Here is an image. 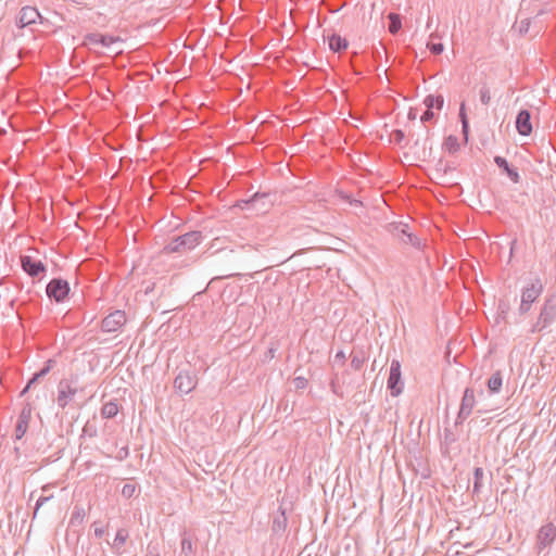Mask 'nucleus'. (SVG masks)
Listing matches in <instances>:
<instances>
[{
	"mask_svg": "<svg viewBox=\"0 0 556 556\" xmlns=\"http://www.w3.org/2000/svg\"><path fill=\"white\" fill-rule=\"evenodd\" d=\"M556 320V294H549L544 299L539 316L531 327V332H542Z\"/></svg>",
	"mask_w": 556,
	"mask_h": 556,
	"instance_id": "f03ea898",
	"label": "nucleus"
},
{
	"mask_svg": "<svg viewBox=\"0 0 556 556\" xmlns=\"http://www.w3.org/2000/svg\"><path fill=\"white\" fill-rule=\"evenodd\" d=\"M105 530L103 528H96L94 529V535L97 538H101L104 534Z\"/></svg>",
	"mask_w": 556,
	"mask_h": 556,
	"instance_id": "a18cd8bd",
	"label": "nucleus"
},
{
	"mask_svg": "<svg viewBox=\"0 0 556 556\" xmlns=\"http://www.w3.org/2000/svg\"><path fill=\"white\" fill-rule=\"evenodd\" d=\"M31 418V406L26 404L20 413L17 422L15 425L14 437L15 440H21L28 428L29 420Z\"/></svg>",
	"mask_w": 556,
	"mask_h": 556,
	"instance_id": "ddd939ff",
	"label": "nucleus"
},
{
	"mask_svg": "<svg viewBox=\"0 0 556 556\" xmlns=\"http://www.w3.org/2000/svg\"><path fill=\"white\" fill-rule=\"evenodd\" d=\"M328 45L331 51L340 53L348 48L349 42L345 38L341 37L340 35L332 34L328 38Z\"/></svg>",
	"mask_w": 556,
	"mask_h": 556,
	"instance_id": "f3484780",
	"label": "nucleus"
},
{
	"mask_svg": "<svg viewBox=\"0 0 556 556\" xmlns=\"http://www.w3.org/2000/svg\"><path fill=\"white\" fill-rule=\"evenodd\" d=\"M198 379L188 370H180L174 380V388L180 394L190 393L197 386Z\"/></svg>",
	"mask_w": 556,
	"mask_h": 556,
	"instance_id": "423d86ee",
	"label": "nucleus"
},
{
	"mask_svg": "<svg viewBox=\"0 0 556 556\" xmlns=\"http://www.w3.org/2000/svg\"><path fill=\"white\" fill-rule=\"evenodd\" d=\"M126 324V314L124 311L116 309L103 318L101 329L103 332L118 331Z\"/></svg>",
	"mask_w": 556,
	"mask_h": 556,
	"instance_id": "0eeeda50",
	"label": "nucleus"
},
{
	"mask_svg": "<svg viewBox=\"0 0 556 556\" xmlns=\"http://www.w3.org/2000/svg\"><path fill=\"white\" fill-rule=\"evenodd\" d=\"M55 363L56 362L53 358L48 359L45 363L43 367L39 370L40 375L42 377L47 376L51 371V369L54 367Z\"/></svg>",
	"mask_w": 556,
	"mask_h": 556,
	"instance_id": "c756f323",
	"label": "nucleus"
},
{
	"mask_svg": "<svg viewBox=\"0 0 556 556\" xmlns=\"http://www.w3.org/2000/svg\"><path fill=\"white\" fill-rule=\"evenodd\" d=\"M476 405L475 392L471 388H466L460 402L459 412L456 418V425L462 424L466 418L469 417Z\"/></svg>",
	"mask_w": 556,
	"mask_h": 556,
	"instance_id": "9b49d317",
	"label": "nucleus"
},
{
	"mask_svg": "<svg viewBox=\"0 0 556 556\" xmlns=\"http://www.w3.org/2000/svg\"><path fill=\"white\" fill-rule=\"evenodd\" d=\"M20 263L23 271L33 279L34 282L41 281L47 275V266L40 260L30 255H21Z\"/></svg>",
	"mask_w": 556,
	"mask_h": 556,
	"instance_id": "7ed1b4c3",
	"label": "nucleus"
},
{
	"mask_svg": "<svg viewBox=\"0 0 556 556\" xmlns=\"http://www.w3.org/2000/svg\"><path fill=\"white\" fill-rule=\"evenodd\" d=\"M351 203H352V204H355V205L362 204V203H361V201H358V200H355V201H353V202L351 201Z\"/></svg>",
	"mask_w": 556,
	"mask_h": 556,
	"instance_id": "8fccbe9b",
	"label": "nucleus"
},
{
	"mask_svg": "<svg viewBox=\"0 0 556 556\" xmlns=\"http://www.w3.org/2000/svg\"><path fill=\"white\" fill-rule=\"evenodd\" d=\"M388 20H389L388 30L392 35H396L400 31V29L402 28L401 16L397 13L391 12L388 14Z\"/></svg>",
	"mask_w": 556,
	"mask_h": 556,
	"instance_id": "412c9836",
	"label": "nucleus"
},
{
	"mask_svg": "<svg viewBox=\"0 0 556 556\" xmlns=\"http://www.w3.org/2000/svg\"><path fill=\"white\" fill-rule=\"evenodd\" d=\"M203 240L201 231L193 230L172 239L163 249V253H180L198 247Z\"/></svg>",
	"mask_w": 556,
	"mask_h": 556,
	"instance_id": "f257e3e1",
	"label": "nucleus"
},
{
	"mask_svg": "<svg viewBox=\"0 0 556 556\" xmlns=\"http://www.w3.org/2000/svg\"><path fill=\"white\" fill-rule=\"evenodd\" d=\"M363 365V359H361L359 357L357 356H353L352 361H351V366L358 370Z\"/></svg>",
	"mask_w": 556,
	"mask_h": 556,
	"instance_id": "ea45409f",
	"label": "nucleus"
},
{
	"mask_svg": "<svg viewBox=\"0 0 556 556\" xmlns=\"http://www.w3.org/2000/svg\"><path fill=\"white\" fill-rule=\"evenodd\" d=\"M392 138L395 143H401L405 138V134L401 129H396L392 132Z\"/></svg>",
	"mask_w": 556,
	"mask_h": 556,
	"instance_id": "f704fd0d",
	"label": "nucleus"
},
{
	"mask_svg": "<svg viewBox=\"0 0 556 556\" xmlns=\"http://www.w3.org/2000/svg\"><path fill=\"white\" fill-rule=\"evenodd\" d=\"M43 378L39 371L35 372L28 380L26 387L22 390L21 395H24L39 379Z\"/></svg>",
	"mask_w": 556,
	"mask_h": 556,
	"instance_id": "cd10ccee",
	"label": "nucleus"
},
{
	"mask_svg": "<svg viewBox=\"0 0 556 556\" xmlns=\"http://www.w3.org/2000/svg\"><path fill=\"white\" fill-rule=\"evenodd\" d=\"M516 129L521 136H529L532 132L531 113L529 110H520L516 117Z\"/></svg>",
	"mask_w": 556,
	"mask_h": 556,
	"instance_id": "2eb2a0df",
	"label": "nucleus"
},
{
	"mask_svg": "<svg viewBox=\"0 0 556 556\" xmlns=\"http://www.w3.org/2000/svg\"><path fill=\"white\" fill-rule=\"evenodd\" d=\"M428 48L433 54H441L444 50V47L442 43H428Z\"/></svg>",
	"mask_w": 556,
	"mask_h": 556,
	"instance_id": "473e14b6",
	"label": "nucleus"
},
{
	"mask_svg": "<svg viewBox=\"0 0 556 556\" xmlns=\"http://www.w3.org/2000/svg\"><path fill=\"white\" fill-rule=\"evenodd\" d=\"M52 496H40L38 500H37V503H36V506H35V513H34V516H36L37 511L39 510V508L46 503L48 502Z\"/></svg>",
	"mask_w": 556,
	"mask_h": 556,
	"instance_id": "58836bf2",
	"label": "nucleus"
},
{
	"mask_svg": "<svg viewBox=\"0 0 556 556\" xmlns=\"http://www.w3.org/2000/svg\"><path fill=\"white\" fill-rule=\"evenodd\" d=\"M390 227H391L392 233L394 236L399 237L401 240H402V238L406 239V233H409L408 226L406 224H403V223L391 224Z\"/></svg>",
	"mask_w": 556,
	"mask_h": 556,
	"instance_id": "393cba45",
	"label": "nucleus"
},
{
	"mask_svg": "<svg viewBox=\"0 0 556 556\" xmlns=\"http://www.w3.org/2000/svg\"><path fill=\"white\" fill-rule=\"evenodd\" d=\"M402 241L404 243H409L413 247H419V244H420L419 239L416 236H414L413 233H406V239L402 238Z\"/></svg>",
	"mask_w": 556,
	"mask_h": 556,
	"instance_id": "2f4dec72",
	"label": "nucleus"
},
{
	"mask_svg": "<svg viewBox=\"0 0 556 556\" xmlns=\"http://www.w3.org/2000/svg\"><path fill=\"white\" fill-rule=\"evenodd\" d=\"M387 387L390 390L392 396H397L403 390V382L401 380V364L396 359L391 362Z\"/></svg>",
	"mask_w": 556,
	"mask_h": 556,
	"instance_id": "6e6552de",
	"label": "nucleus"
},
{
	"mask_svg": "<svg viewBox=\"0 0 556 556\" xmlns=\"http://www.w3.org/2000/svg\"><path fill=\"white\" fill-rule=\"evenodd\" d=\"M538 548L540 551L544 549L548 545H551L556 539V527L552 523H547L539 530L538 533Z\"/></svg>",
	"mask_w": 556,
	"mask_h": 556,
	"instance_id": "4468645a",
	"label": "nucleus"
},
{
	"mask_svg": "<svg viewBox=\"0 0 556 556\" xmlns=\"http://www.w3.org/2000/svg\"><path fill=\"white\" fill-rule=\"evenodd\" d=\"M118 413V405L116 402H108L105 403L102 408H101V416L103 418H113L117 415Z\"/></svg>",
	"mask_w": 556,
	"mask_h": 556,
	"instance_id": "5701e85b",
	"label": "nucleus"
},
{
	"mask_svg": "<svg viewBox=\"0 0 556 556\" xmlns=\"http://www.w3.org/2000/svg\"><path fill=\"white\" fill-rule=\"evenodd\" d=\"M462 132H463L465 139L467 140L468 134H469V122L468 121H464V123H462Z\"/></svg>",
	"mask_w": 556,
	"mask_h": 556,
	"instance_id": "37998d69",
	"label": "nucleus"
},
{
	"mask_svg": "<svg viewBox=\"0 0 556 556\" xmlns=\"http://www.w3.org/2000/svg\"><path fill=\"white\" fill-rule=\"evenodd\" d=\"M485 475L481 467H476L473 470V485L472 495L478 496L484 486Z\"/></svg>",
	"mask_w": 556,
	"mask_h": 556,
	"instance_id": "a211bd4d",
	"label": "nucleus"
},
{
	"mask_svg": "<svg viewBox=\"0 0 556 556\" xmlns=\"http://www.w3.org/2000/svg\"><path fill=\"white\" fill-rule=\"evenodd\" d=\"M494 163L509 177L513 182L518 184L520 181L518 170L511 167L505 157L496 155L494 157Z\"/></svg>",
	"mask_w": 556,
	"mask_h": 556,
	"instance_id": "dca6fc26",
	"label": "nucleus"
},
{
	"mask_svg": "<svg viewBox=\"0 0 556 556\" xmlns=\"http://www.w3.org/2000/svg\"><path fill=\"white\" fill-rule=\"evenodd\" d=\"M43 378L39 371L35 372L28 380L26 387L22 390L21 395H24L39 379Z\"/></svg>",
	"mask_w": 556,
	"mask_h": 556,
	"instance_id": "bb28decb",
	"label": "nucleus"
},
{
	"mask_svg": "<svg viewBox=\"0 0 556 556\" xmlns=\"http://www.w3.org/2000/svg\"><path fill=\"white\" fill-rule=\"evenodd\" d=\"M424 103L428 110H431V111H432V109L441 110L443 106V103H444V99L442 96L429 94L425 98Z\"/></svg>",
	"mask_w": 556,
	"mask_h": 556,
	"instance_id": "4be33fe9",
	"label": "nucleus"
},
{
	"mask_svg": "<svg viewBox=\"0 0 556 556\" xmlns=\"http://www.w3.org/2000/svg\"><path fill=\"white\" fill-rule=\"evenodd\" d=\"M446 147L448 151H455L458 147L457 139L455 137L450 136L446 140Z\"/></svg>",
	"mask_w": 556,
	"mask_h": 556,
	"instance_id": "c9c22d12",
	"label": "nucleus"
},
{
	"mask_svg": "<svg viewBox=\"0 0 556 556\" xmlns=\"http://www.w3.org/2000/svg\"><path fill=\"white\" fill-rule=\"evenodd\" d=\"M129 536V533L126 529L122 528L116 532L115 539L112 543V548L116 553H121L124 544L126 543L127 539Z\"/></svg>",
	"mask_w": 556,
	"mask_h": 556,
	"instance_id": "aec40b11",
	"label": "nucleus"
},
{
	"mask_svg": "<svg viewBox=\"0 0 556 556\" xmlns=\"http://www.w3.org/2000/svg\"><path fill=\"white\" fill-rule=\"evenodd\" d=\"M503 377L500 370L495 371L488 380L486 386L490 393H498L502 389Z\"/></svg>",
	"mask_w": 556,
	"mask_h": 556,
	"instance_id": "6ab92c4d",
	"label": "nucleus"
},
{
	"mask_svg": "<svg viewBox=\"0 0 556 556\" xmlns=\"http://www.w3.org/2000/svg\"><path fill=\"white\" fill-rule=\"evenodd\" d=\"M459 119H460V123H464V121H468L467 114H466V110H465V103L460 104V108H459Z\"/></svg>",
	"mask_w": 556,
	"mask_h": 556,
	"instance_id": "79ce46f5",
	"label": "nucleus"
},
{
	"mask_svg": "<svg viewBox=\"0 0 556 556\" xmlns=\"http://www.w3.org/2000/svg\"><path fill=\"white\" fill-rule=\"evenodd\" d=\"M71 287L63 278H53L46 286V294L50 301L64 303L70 295Z\"/></svg>",
	"mask_w": 556,
	"mask_h": 556,
	"instance_id": "20e7f679",
	"label": "nucleus"
},
{
	"mask_svg": "<svg viewBox=\"0 0 556 556\" xmlns=\"http://www.w3.org/2000/svg\"><path fill=\"white\" fill-rule=\"evenodd\" d=\"M286 517L285 515L282 514L281 518H276L274 520V523H273V529L275 531H278V530H283L286 528Z\"/></svg>",
	"mask_w": 556,
	"mask_h": 556,
	"instance_id": "7c9ffc66",
	"label": "nucleus"
},
{
	"mask_svg": "<svg viewBox=\"0 0 556 556\" xmlns=\"http://www.w3.org/2000/svg\"><path fill=\"white\" fill-rule=\"evenodd\" d=\"M77 389L72 387L68 380H61L58 384L56 404L64 409L75 397Z\"/></svg>",
	"mask_w": 556,
	"mask_h": 556,
	"instance_id": "9d476101",
	"label": "nucleus"
},
{
	"mask_svg": "<svg viewBox=\"0 0 556 556\" xmlns=\"http://www.w3.org/2000/svg\"><path fill=\"white\" fill-rule=\"evenodd\" d=\"M181 554L184 556H193L194 555L192 541L190 538H188L186 535V533H184V535L181 538Z\"/></svg>",
	"mask_w": 556,
	"mask_h": 556,
	"instance_id": "b1692460",
	"label": "nucleus"
},
{
	"mask_svg": "<svg viewBox=\"0 0 556 556\" xmlns=\"http://www.w3.org/2000/svg\"><path fill=\"white\" fill-rule=\"evenodd\" d=\"M529 28H530V20L529 18L522 20L519 24V33L521 35H526L529 31Z\"/></svg>",
	"mask_w": 556,
	"mask_h": 556,
	"instance_id": "72a5a7b5",
	"label": "nucleus"
},
{
	"mask_svg": "<svg viewBox=\"0 0 556 556\" xmlns=\"http://www.w3.org/2000/svg\"><path fill=\"white\" fill-rule=\"evenodd\" d=\"M480 101L484 105H489L491 101V92L486 85H483L479 90Z\"/></svg>",
	"mask_w": 556,
	"mask_h": 556,
	"instance_id": "a878e982",
	"label": "nucleus"
},
{
	"mask_svg": "<svg viewBox=\"0 0 556 556\" xmlns=\"http://www.w3.org/2000/svg\"><path fill=\"white\" fill-rule=\"evenodd\" d=\"M123 39L118 36H111L100 33H88L84 36L83 46L92 50L94 47L101 46L103 48H111Z\"/></svg>",
	"mask_w": 556,
	"mask_h": 556,
	"instance_id": "39448f33",
	"label": "nucleus"
},
{
	"mask_svg": "<svg viewBox=\"0 0 556 556\" xmlns=\"http://www.w3.org/2000/svg\"><path fill=\"white\" fill-rule=\"evenodd\" d=\"M531 306H532V304H530V303H526L523 300H521V301H520L519 308H518L519 314H520V315H526V314H528V313L530 312V309H531Z\"/></svg>",
	"mask_w": 556,
	"mask_h": 556,
	"instance_id": "e433bc0d",
	"label": "nucleus"
},
{
	"mask_svg": "<svg viewBox=\"0 0 556 556\" xmlns=\"http://www.w3.org/2000/svg\"><path fill=\"white\" fill-rule=\"evenodd\" d=\"M294 386L296 389H304L307 386V379L304 377H296L294 379Z\"/></svg>",
	"mask_w": 556,
	"mask_h": 556,
	"instance_id": "4c0bfd02",
	"label": "nucleus"
},
{
	"mask_svg": "<svg viewBox=\"0 0 556 556\" xmlns=\"http://www.w3.org/2000/svg\"><path fill=\"white\" fill-rule=\"evenodd\" d=\"M336 358L344 359V358H345L344 353H343V352H341V351H340V352H338V353L336 354Z\"/></svg>",
	"mask_w": 556,
	"mask_h": 556,
	"instance_id": "de8ad7c7",
	"label": "nucleus"
},
{
	"mask_svg": "<svg viewBox=\"0 0 556 556\" xmlns=\"http://www.w3.org/2000/svg\"><path fill=\"white\" fill-rule=\"evenodd\" d=\"M194 261L192 258H189L188 261H184V264L180 265L179 267H187V266H190Z\"/></svg>",
	"mask_w": 556,
	"mask_h": 556,
	"instance_id": "49530a36",
	"label": "nucleus"
},
{
	"mask_svg": "<svg viewBox=\"0 0 556 556\" xmlns=\"http://www.w3.org/2000/svg\"><path fill=\"white\" fill-rule=\"evenodd\" d=\"M374 53L377 58H381V52L378 49H376Z\"/></svg>",
	"mask_w": 556,
	"mask_h": 556,
	"instance_id": "09e8293b",
	"label": "nucleus"
},
{
	"mask_svg": "<svg viewBox=\"0 0 556 556\" xmlns=\"http://www.w3.org/2000/svg\"><path fill=\"white\" fill-rule=\"evenodd\" d=\"M135 492H136V486L130 483H126L122 489V495L126 498L132 497Z\"/></svg>",
	"mask_w": 556,
	"mask_h": 556,
	"instance_id": "c85d7f7f",
	"label": "nucleus"
},
{
	"mask_svg": "<svg viewBox=\"0 0 556 556\" xmlns=\"http://www.w3.org/2000/svg\"><path fill=\"white\" fill-rule=\"evenodd\" d=\"M544 290L543 281L540 277L531 279L530 282L521 290V300L526 303L533 304Z\"/></svg>",
	"mask_w": 556,
	"mask_h": 556,
	"instance_id": "1a4fd4ad",
	"label": "nucleus"
},
{
	"mask_svg": "<svg viewBox=\"0 0 556 556\" xmlns=\"http://www.w3.org/2000/svg\"><path fill=\"white\" fill-rule=\"evenodd\" d=\"M434 117V113L431 110H426V112L421 116V122L426 123L431 121Z\"/></svg>",
	"mask_w": 556,
	"mask_h": 556,
	"instance_id": "a19ab883",
	"label": "nucleus"
},
{
	"mask_svg": "<svg viewBox=\"0 0 556 556\" xmlns=\"http://www.w3.org/2000/svg\"><path fill=\"white\" fill-rule=\"evenodd\" d=\"M258 195H260L258 193H255L251 199L240 201V202L238 203V206L243 207V206H242V204L248 205V204L253 203V202L258 198Z\"/></svg>",
	"mask_w": 556,
	"mask_h": 556,
	"instance_id": "c03bdc74",
	"label": "nucleus"
},
{
	"mask_svg": "<svg viewBox=\"0 0 556 556\" xmlns=\"http://www.w3.org/2000/svg\"><path fill=\"white\" fill-rule=\"evenodd\" d=\"M38 20L41 24H43L46 21L35 7L26 5L23 7L20 11L17 26L20 28H24L35 24Z\"/></svg>",
	"mask_w": 556,
	"mask_h": 556,
	"instance_id": "f8f14e48",
	"label": "nucleus"
}]
</instances>
